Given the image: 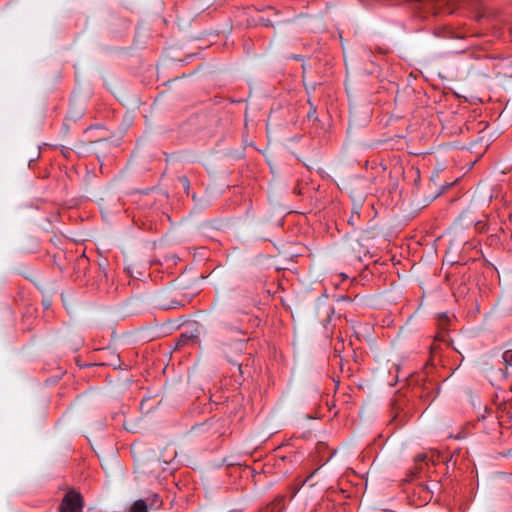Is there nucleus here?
Instances as JSON below:
<instances>
[{
	"instance_id": "obj_1",
	"label": "nucleus",
	"mask_w": 512,
	"mask_h": 512,
	"mask_svg": "<svg viewBox=\"0 0 512 512\" xmlns=\"http://www.w3.org/2000/svg\"><path fill=\"white\" fill-rule=\"evenodd\" d=\"M83 502L79 493L68 492L62 500L61 512H82Z\"/></svg>"
},
{
	"instance_id": "obj_2",
	"label": "nucleus",
	"mask_w": 512,
	"mask_h": 512,
	"mask_svg": "<svg viewBox=\"0 0 512 512\" xmlns=\"http://www.w3.org/2000/svg\"><path fill=\"white\" fill-rule=\"evenodd\" d=\"M503 362L505 364L504 377L508 378L512 376V350H507L502 355Z\"/></svg>"
},
{
	"instance_id": "obj_3",
	"label": "nucleus",
	"mask_w": 512,
	"mask_h": 512,
	"mask_svg": "<svg viewBox=\"0 0 512 512\" xmlns=\"http://www.w3.org/2000/svg\"><path fill=\"white\" fill-rule=\"evenodd\" d=\"M130 512H148V504L144 500H137L130 508Z\"/></svg>"
},
{
	"instance_id": "obj_4",
	"label": "nucleus",
	"mask_w": 512,
	"mask_h": 512,
	"mask_svg": "<svg viewBox=\"0 0 512 512\" xmlns=\"http://www.w3.org/2000/svg\"><path fill=\"white\" fill-rule=\"evenodd\" d=\"M149 501H150V507L153 509H158L162 504V501L160 500L158 495H153L152 498L149 499Z\"/></svg>"
},
{
	"instance_id": "obj_5",
	"label": "nucleus",
	"mask_w": 512,
	"mask_h": 512,
	"mask_svg": "<svg viewBox=\"0 0 512 512\" xmlns=\"http://www.w3.org/2000/svg\"><path fill=\"white\" fill-rule=\"evenodd\" d=\"M234 352L236 354H240L243 351L244 348V340H238L234 344Z\"/></svg>"
},
{
	"instance_id": "obj_6",
	"label": "nucleus",
	"mask_w": 512,
	"mask_h": 512,
	"mask_svg": "<svg viewBox=\"0 0 512 512\" xmlns=\"http://www.w3.org/2000/svg\"><path fill=\"white\" fill-rule=\"evenodd\" d=\"M227 359H228V361H229L231 364H233V365H235V366L237 367V369L239 370V372H241V370H242V366H241V364H240L238 361L231 359L228 355H227Z\"/></svg>"
},
{
	"instance_id": "obj_7",
	"label": "nucleus",
	"mask_w": 512,
	"mask_h": 512,
	"mask_svg": "<svg viewBox=\"0 0 512 512\" xmlns=\"http://www.w3.org/2000/svg\"><path fill=\"white\" fill-rule=\"evenodd\" d=\"M179 181L183 184V186H184L185 188H188V187H189V181H188V179H187L186 177H184V176H183V177H180V178H179Z\"/></svg>"
},
{
	"instance_id": "obj_8",
	"label": "nucleus",
	"mask_w": 512,
	"mask_h": 512,
	"mask_svg": "<svg viewBox=\"0 0 512 512\" xmlns=\"http://www.w3.org/2000/svg\"><path fill=\"white\" fill-rule=\"evenodd\" d=\"M426 459V455L425 454H419L416 456V461L417 462H420V461H424Z\"/></svg>"
},
{
	"instance_id": "obj_9",
	"label": "nucleus",
	"mask_w": 512,
	"mask_h": 512,
	"mask_svg": "<svg viewBox=\"0 0 512 512\" xmlns=\"http://www.w3.org/2000/svg\"><path fill=\"white\" fill-rule=\"evenodd\" d=\"M316 113V108L311 104V111L308 113V117L311 118Z\"/></svg>"
}]
</instances>
